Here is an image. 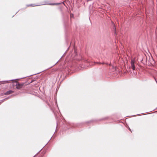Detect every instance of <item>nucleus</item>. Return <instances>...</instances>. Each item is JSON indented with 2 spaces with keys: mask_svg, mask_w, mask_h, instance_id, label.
Returning <instances> with one entry per match:
<instances>
[{
  "mask_svg": "<svg viewBox=\"0 0 157 157\" xmlns=\"http://www.w3.org/2000/svg\"><path fill=\"white\" fill-rule=\"evenodd\" d=\"M101 63V64H104V63H105L104 62H103V63Z\"/></svg>",
  "mask_w": 157,
  "mask_h": 157,
  "instance_id": "10",
  "label": "nucleus"
},
{
  "mask_svg": "<svg viewBox=\"0 0 157 157\" xmlns=\"http://www.w3.org/2000/svg\"><path fill=\"white\" fill-rule=\"evenodd\" d=\"M39 5H34V4H31L29 5V6H39Z\"/></svg>",
  "mask_w": 157,
  "mask_h": 157,
  "instance_id": "7",
  "label": "nucleus"
},
{
  "mask_svg": "<svg viewBox=\"0 0 157 157\" xmlns=\"http://www.w3.org/2000/svg\"><path fill=\"white\" fill-rule=\"evenodd\" d=\"M13 91L11 90H9L8 91H7L5 93V95H8L9 94H11L13 93Z\"/></svg>",
  "mask_w": 157,
  "mask_h": 157,
  "instance_id": "3",
  "label": "nucleus"
},
{
  "mask_svg": "<svg viewBox=\"0 0 157 157\" xmlns=\"http://www.w3.org/2000/svg\"><path fill=\"white\" fill-rule=\"evenodd\" d=\"M115 34H116V32H115Z\"/></svg>",
  "mask_w": 157,
  "mask_h": 157,
  "instance_id": "12",
  "label": "nucleus"
},
{
  "mask_svg": "<svg viewBox=\"0 0 157 157\" xmlns=\"http://www.w3.org/2000/svg\"><path fill=\"white\" fill-rule=\"evenodd\" d=\"M92 0H87V2H89V1H91Z\"/></svg>",
  "mask_w": 157,
  "mask_h": 157,
  "instance_id": "9",
  "label": "nucleus"
},
{
  "mask_svg": "<svg viewBox=\"0 0 157 157\" xmlns=\"http://www.w3.org/2000/svg\"><path fill=\"white\" fill-rule=\"evenodd\" d=\"M114 28H115V30H116V28L115 26V25H114Z\"/></svg>",
  "mask_w": 157,
  "mask_h": 157,
  "instance_id": "11",
  "label": "nucleus"
},
{
  "mask_svg": "<svg viewBox=\"0 0 157 157\" xmlns=\"http://www.w3.org/2000/svg\"><path fill=\"white\" fill-rule=\"evenodd\" d=\"M23 86V84L17 83L16 84V88H17V89H20Z\"/></svg>",
  "mask_w": 157,
  "mask_h": 157,
  "instance_id": "2",
  "label": "nucleus"
},
{
  "mask_svg": "<svg viewBox=\"0 0 157 157\" xmlns=\"http://www.w3.org/2000/svg\"><path fill=\"white\" fill-rule=\"evenodd\" d=\"M135 63V60L134 59H131V67L133 70H135V66L134 64Z\"/></svg>",
  "mask_w": 157,
  "mask_h": 157,
  "instance_id": "1",
  "label": "nucleus"
},
{
  "mask_svg": "<svg viewBox=\"0 0 157 157\" xmlns=\"http://www.w3.org/2000/svg\"><path fill=\"white\" fill-rule=\"evenodd\" d=\"M8 99V98H5L4 99H3L2 100V101L1 102H0L1 103H2V102H4V100H7Z\"/></svg>",
  "mask_w": 157,
  "mask_h": 157,
  "instance_id": "5",
  "label": "nucleus"
},
{
  "mask_svg": "<svg viewBox=\"0 0 157 157\" xmlns=\"http://www.w3.org/2000/svg\"><path fill=\"white\" fill-rule=\"evenodd\" d=\"M73 16V14H72V15L71 14V17H72V16Z\"/></svg>",
  "mask_w": 157,
  "mask_h": 157,
  "instance_id": "8",
  "label": "nucleus"
},
{
  "mask_svg": "<svg viewBox=\"0 0 157 157\" xmlns=\"http://www.w3.org/2000/svg\"><path fill=\"white\" fill-rule=\"evenodd\" d=\"M14 80L13 79H12V80H9V81H4V82H5V83H8L10 81H13Z\"/></svg>",
  "mask_w": 157,
  "mask_h": 157,
  "instance_id": "6",
  "label": "nucleus"
},
{
  "mask_svg": "<svg viewBox=\"0 0 157 157\" xmlns=\"http://www.w3.org/2000/svg\"><path fill=\"white\" fill-rule=\"evenodd\" d=\"M59 3H48V4H44L43 5H45V4H48V5H59Z\"/></svg>",
  "mask_w": 157,
  "mask_h": 157,
  "instance_id": "4",
  "label": "nucleus"
}]
</instances>
